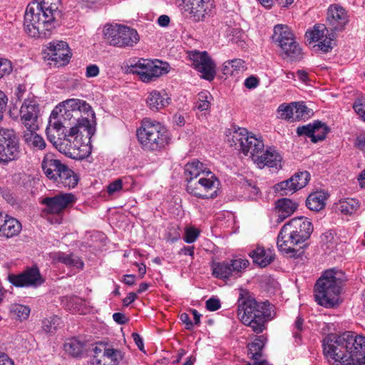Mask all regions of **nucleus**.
<instances>
[{
  "mask_svg": "<svg viewBox=\"0 0 365 365\" xmlns=\"http://www.w3.org/2000/svg\"><path fill=\"white\" fill-rule=\"evenodd\" d=\"M324 354L331 365L365 364V336L346 331L329 334L323 341Z\"/></svg>",
  "mask_w": 365,
  "mask_h": 365,
  "instance_id": "nucleus-1",
  "label": "nucleus"
},
{
  "mask_svg": "<svg viewBox=\"0 0 365 365\" xmlns=\"http://www.w3.org/2000/svg\"><path fill=\"white\" fill-rule=\"evenodd\" d=\"M60 0H36L31 2L24 14L25 31L31 37L47 38L55 28L59 14Z\"/></svg>",
  "mask_w": 365,
  "mask_h": 365,
  "instance_id": "nucleus-2",
  "label": "nucleus"
},
{
  "mask_svg": "<svg viewBox=\"0 0 365 365\" xmlns=\"http://www.w3.org/2000/svg\"><path fill=\"white\" fill-rule=\"evenodd\" d=\"M237 316L245 325L259 334L266 329V323L272 320L275 314L274 306L268 302L259 303L247 290L240 289Z\"/></svg>",
  "mask_w": 365,
  "mask_h": 365,
  "instance_id": "nucleus-3",
  "label": "nucleus"
},
{
  "mask_svg": "<svg viewBox=\"0 0 365 365\" xmlns=\"http://www.w3.org/2000/svg\"><path fill=\"white\" fill-rule=\"evenodd\" d=\"M334 269L327 270L317 281L314 297L318 304L331 308L339 304L342 280Z\"/></svg>",
  "mask_w": 365,
  "mask_h": 365,
  "instance_id": "nucleus-4",
  "label": "nucleus"
},
{
  "mask_svg": "<svg viewBox=\"0 0 365 365\" xmlns=\"http://www.w3.org/2000/svg\"><path fill=\"white\" fill-rule=\"evenodd\" d=\"M137 137L143 149L146 151H158L170 143L168 130L160 123L145 118L137 130Z\"/></svg>",
  "mask_w": 365,
  "mask_h": 365,
  "instance_id": "nucleus-5",
  "label": "nucleus"
},
{
  "mask_svg": "<svg viewBox=\"0 0 365 365\" xmlns=\"http://www.w3.org/2000/svg\"><path fill=\"white\" fill-rule=\"evenodd\" d=\"M64 103L66 108L78 117L76 125L69 129L68 134H65L64 141L70 142L68 138L77 135L81 129L91 138L94 134L96 125V115L91 106L85 101L76 98L68 99Z\"/></svg>",
  "mask_w": 365,
  "mask_h": 365,
  "instance_id": "nucleus-6",
  "label": "nucleus"
},
{
  "mask_svg": "<svg viewBox=\"0 0 365 365\" xmlns=\"http://www.w3.org/2000/svg\"><path fill=\"white\" fill-rule=\"evenodd\" d=\"M41 167L46 176L58 186L73 188L78 184L77 175L61 160L54 158L51 154L45 155Z\"/></svg>",
  "mask_w": 365,
  "mask_h": 365,
  "instance_id": "nucleus-7",
  "label": "nucleus"
},
{
  "mask_svg": "<svg viewBox=\"0 0 365 365\" xmlns=\"http://www.w3.org/2000/svg\"><path fill=\"white\" fill-rule=\"evenodd\" d=\"M103 33L110 45L120 48L132 47L140 39L136 30L120 24L106 25Z\"/></svg>",
  "mask_w": 365,
  "mask_h": 365,
  "instance_id": "nucleus-8",
  "label": "nucleus"
},
{
  "mask_svg": "<svg viewBox=\"0 0 365 365\" xmlns=\"http://www.w3.org/2000/svg\"><path fill=\"white\" fill-rule=\"evenodd\" d=\"M272 40L284 51L285 55L284 58H288L292 61H298L302 58V49L287 25L277 24L274 26Z\"/></svg>",
  "mask_w": 365,
  "mask_h": 365,
  "instance_id": "nucleus-9",
  "label": "nucleus"
},
{
  "mask_svg": "<svg viewBox=\"0 0 365 365\" xmlns=\"http://www.w3.org/2000/svg\"><path fill=\"white\" fill-rule=\"evenodd\" d=\"M230 145L245 155L250 154L253 161L254 158L260 154L264 147L262 140L250 135L247 130L242 128L233 132Z\"/></svg>",
  "mask_w": 365,
  "mask_h": 365,
  "instance_id": "nucleus-10",
  "label": "nucleus"
},
{
  "mask_svg": "<svg viewBox=\"0 0 365 365\" xmlns=\"http://www.w3.org/2000/svg\"><path fill=\"white\" fill-rule=\"evenodd\" d=\"M167 64L161 61H153L141 58L135 63L128 66L127 73L138 74L145 83L155 81L157 78L168 72Z\"/></svg>",
  "mask_w": 365,
  "mask_h": 365,
  "instance_id": "nucleus-11",
  "label": "nucleus"
},
{
  "mask_svg": "<svg viewBox=\"0 0 365 365\" xmlns=\"http://www.w3.org/2000/svg\"><path fill=\"white\" fill-rule=\"evenodd\" d=\"M21 151L18 138L12 129L0 128V163L17 160Z\"/></svg>",
  "mask_w": 365,
  "mask_h": 365,
  "instance_id": "nucleus-12",
  "label": "nucleus"
},
{
  "mask_svg": "<svg viewBox=\"0 0 365 365\" xmlns=\"http://www.w3.org/2000/svg\"><path fill=\"white\" fill-rule=\"evenodd\" d=\"M217 185L218 182L212 175L210 178L203 175L197 179L189 180L187 191L197 197L214 198L217 195Z\"/></svg>",
  "mask_w": 365,
  "mask_h": 365,
  "instance_id": "nucleus-13",
  "label": "nucleus"
},
{
  "mask_svg": "<svg viewBox=\"0 0 365 365\" xmlns=\"http://www.w3.org/2000/svg\"><path fill=\"white\" fill-rule=\"evenodd\" d=\"M245 259H234L228 262H218L213 265V274L218 278L237 277L242 269L249 265Z\"/></svg>",
  "mask_w": 365,
  "mask_h": 365,
  "instance_id": "nucleus-14",
  "label": "nucleus"
},
{
  "mask_svg": "<svg viewBox=\"0 0 365 365\" xmlns=\"http://www.w3.org/2000/svg\"><path fill=\"white\" fill-rule=\"evenodd\" d=\"M189 56L194 67L202 74L203 78L208 81L214 79L216 75L215 64L206 51H192Z\"/></svg>",
  "mask_w": 365,
  "mask_h": 365,
  "instance_id": "nucleus-15",
  "label": "nucleus"
},
{
  "mask_svg": "<svg viewBox=\"0 0 365 365\" xmlns=\"http://www.w3.org/2000/svg\"><path fill=\"white\" fill-rule=\"evenodd\" d=\"M184 7L195 21L210 17L215 8L213 0H182Z\"/></svg>",
  "mask_w": 365,
  "mask_h": 365,
  "instance_id": "nucleus-16",
  "label": "nucleus"
},
{
  "mask_svg": "<svg viewBox=\"0 0 365 365\" xmlns=\"http://www.w3.org/2000/svg\"><path fill=\"white\" fill-rule=\"evenodd\" d=\"M307 38L311 42L317 41V46L324 53L330 51L334 44V34L329 33L328 28L324 24L314 26V29L306 33Z\"/></svg>",
  "mask_w": 365,
  "mask_h": 365,
  "instance_id": "nucleus-17",
  "label": "nucleus"
},
{
  "mask_svg": "<svg viewBox=\"0 0 365 365\" xmlns=\"http://www.w3.org/2000/svg\"><path fill=\"white\" fill-rule=\"evenodd\" d=\"M39 105L34 99H26L20 108V121L26 129L38 130Z\"/></svg>",
  "mask_w": 365,
  "mask_h": 365,
  "instance_id": "nucleus-18",
  "label": "nucleus"
},
{
  "mask_svg": "<svg viewBox=\"0 0 365 365\" xmlns=\"http://www.w3.org/2000/svg\"><path fill=\"white\" fill-rule=\"evenodd\" d=\"M8 280L11 284L18 287H37L43 282L39 270L36 267L28 269L19 274H9Z\"/></svg>",
  "mask_w": 365,
  "mask_h": 365,
  "instance_id": "nucleus-19",
  "label": "nucleus"
},
{
  "mask_svg": "<svg viewBox=\"0 0 365 365\" xmlns=\"http://www.w3.org/2000/svg\"><path fill=\"white\" fill-rule=\"evenodd\" d=\"M75 196L71 193H60L52 197H45L42 203L46 205L45 211L52 214H59L70 204L75 202Z\"/></svg>",
  "mask_w": 365,
  "mask_h": 365,
  "instance_id": "nucleus-20",
  "label": "nucleus"
},
{
  "mask_svg": "<svg viewBox=\"0 0 365 365\" xmlns=\"http://www.w3.org/2000/svg\"><path fill=\"white\" fill-rule=\"evenodd\" d=\"M277 244L279 251L290 254L292 257H295L297 251L293 247L300 244V242H298L297 238L294 235L288 225L284 224L278 235Z\"/></svg>",
  "mask_w": 365,
  "mask_h": 365,
  "instance_id": "nucleus-21",
  "label": "nucleus"
},
{
  "mask_svg": "<svg viewBox=\"0 0 365 365\" xmlns=\"http://www.w3.org/2000/svg\"><path fill=\"white\" fill-rule=\"evenodd\" d=\"M286 225H288L300 243L309 239L313 232L312 222L303 217L293 218Z\"/></svg>",
  "mask_w": 365,
  "mask_h": 365,
  "instance_id": "nucleus-22",
  "label": "nucleus"
},
{
  "mask_svg": "<svg viewBox=\"0 0 365 365\" xmlns=\"http://www.w3.org/2000/svg\"><path fill=\"white\" fill-rule=\"evenodd\" d=\"M327 21L331 31L342 30L347 22L345 9L339 4L331 5L327 11Z\"/></svg>",
  "mask_w": 365,
  "mask_h": 365,
  "instance_id": "nucleus-23",
  "label": "nucleus"
},
{
  "mask_svg": "<svg viewBox=\"0 0 365 365\" xmlns=\"http://www.w3.org/2000/svg\"><path fill=\"white\" fill-rule=\"evenodd\" d=\"M47 49L49 59L61 66L66 64L71 58L68 43L65 41L51 42Z\"/></svg>",
  "mask_w": 365,
  "mask_h": 365,
  "instance_id": "nucleus-24",
  "label": "nucleus"
},
{
  "mask_svg": "<svg viewBox=\"0 0 365 365\" xmlns=\"http://www.w3.org/2000/svg\"><path fill=\"white\" fill-rule=\"evenodd\" d=\"M282 158L278 151L273 148H269L265 151L262 150L260 154L254 158V163L259 168H263L265 166L269 168H274L279 169L282 168Z\"/></svg>",
  "mask_w": 365,
  "mask_h": 365,
  "instance_id": "nucleus-25",
  "label": "nucleus"
},
{
  "mask_svg": "<svg viewBox=\"0 0 365 365\" xmlns=\"http://www.w3.org/2000/svg\"><path fill=\"white\" fill-rule=\"evenodd\" d=\"M69 116L70 110L66 108L56 107L51 113L47 128L55 131L56 135L60 136L63 133V131L61 132V130L64 127V121L66 117Z\"/></svg>",
  "mask_w": 365,
  "mask_h": 365,
  "instance_id": "nucleus-26",
  "label": "nucleus"
},
{
  "mask_svg": "<svg viewBox=\"0 0 365 365\" xmlns=\"http://www.w3.org/2000/svg\"><path fill=\"white\" fill-rule=\"evenodd\" d=\"M298 203L288 198H282L275 202L277 212V222H282L284 219L291 216L297 209Z\"/></svg>",
  "mask_w": 365,
  "mask_h": 365,
  "instance_id": "nucleus-27",
  "label": "nucleus"
},
{
  "mask_svg": "<svg viewBox=\"0 0 365 365\" xmlns=\"http://www.w3.org/2000/svg\"><path fill=\"white\" fill-rule=\"evenodd\" d=\"M170 98L165 91H151L146 100L148 107L153 110H159L170 103Z\"/></svg>",
  "mask_w": 365,
  "mask_h": 365,
  "instance_id": "nucleus-28",
  "label": "nucleus"
},
{
  "mask_svg": "<svg viewBox=\"0 0 365 365\" xmlns=\"http://www.w3.org/2000/svg\"><path fill=\"white\" fill-rule=\"evenodd\" d=\"M250 257L253 259V262L261 267H264L269 264L274 259V254L270 250H264V247H257L249 253Z\"/></svg>",
  "mask_w": 365,
  "mask_h": 365,
  "instance_id": "nucleus-29",
  "label": "nucleus"
},
{
  "mask_svg": "<svg viewBox=\"0 0 365 365\" xmlns=\"http://www.w3.org/2000/svg\"><path fill=\"white\" fill-rule=\"evenodd\" d=\"M210 175H211V172H205L202 163L197 160L187 163L185 166V177L187 182H189V180Z\"/></svg>",
  "mask_w": 365,
  "mask_h": 365,
  "instance_id": "nucleus-30",
  "label": "nucleus"
},
{
  "mask_svg": "<svg viewBox=\"0 0 365 365\" xmlns=\"http://www.w3.org/2000/svg\"><path fill=\"white\" fill-rule=\"evenodd\" d=\"M240 197L246 200H256L260 195L259 189L251 180L244 179L240 182Z\"/></svg>",
  "mask_w": 365,
  "mask_h": 365,
  "instance_id": "nucleus-31",
  "label": "nucleus"
},
{
  "mask_svg": "<svg viewBox=\"0 0 365 365\" xmlns=\"http://www.w3.org/2000/svg\"><path fill=\"white\" fill-rule=\"evenodd\" d=\"M122 352L116 349L106 347L102 359H95L96 365H118L123 359Z\"/></svg>",
  "mask_w": 365,
  "mask_h": 365,
  "instance_id": "nucleus-32",
  "label": "nucleus"
},
{
  "mask_svg": "<svg viewBox=\"0 0 365 365\" xmlns=\"http://www.w3.org/2000/svg\"><path fill=\"white\" fill-rule=\"evenodd\" d=\"M38 130L26 129L23 134V140L29 147L34 149L43 150L46 148L43 138L36 133Z\"/></svg>",
  "mask_w": 365,
  "mask_h": 365,
  "instance_id": "nucleus-33",
  "label": "nucleus"
},
{
  "mask_svg": "<svg viewBox=\"0 0 365 365\" xmlns=\"http://www.w3.org/2000/svg\"><path fill=\"white\" fill-rule=\"evenodd\" d=\"M267 341V338L265 335H260L257 336L253 342L248 344V355L254 361L262 359V350Z\"/></svg>",
  "mask_w": 365,
  "mask_h": 365,
  "instance_id": "nucleus-34",
  "label": "nucleus"
},
{
  "mask_svg": "<svg viewBox=\"0 0 365 365\" xmlns=\"http://www.w3.org/2000/svg\"><path fill=\"white\" fill-rule=\"evenodd\" d=\"M21 230V223L15 218L6 215L4 226H3L0 236L6 238L13 237L17 235Z\"/></svg>",
  "mask_w": 365,
  "mask_h": 365,
  "instance_id": "nucleus-35",
  "label": "nucleus"
},
{
  "mask_svg": "<svg viewBox=\"0 0 365 365\" xmlns=\"http://www.w3.org/2000/svg\"><path fill=\"white\" fill-rule=\"evenodd\" d=\"M326 200L327 194L322 191H317L308 196L306 205L310 210L318 212L324 207Z\"/></svg>",
  "mask_w": 365,
  "mask_h": 365,
  "instance_id": "nucleus-36",
  "label": "nucleus"
},
{
  "mask_svg": "<svg viewBox=\"0 0 365 365\" xmlns=\"http://www.w3.org/2000/svg\"><path fill=\"white\" fill-rule=\"evenodd\" d=\"M73 146L66 149V155L76 160H83L87 158L91 153V147L88 144L81 145L78 147L77 138L73 141Z\"/></svg>",
  "mask_w": 365,
  "mask_h": 365,
  "instance_id": "nucleus-37",
  "label": "nucleus"
},
{
  "mask_svg": "<svg viewBox=\"0 0 365 365\" xmlns=\"http://www.w3.org/2000/svg\"><path fill=\"white\" fill-rule=\"evenodd\" d=\"M246 70L247 66L245 61L240 58L225 62L222 68L224 74L230 76H237Z\"/></svg>",
  "mask_w": 365,
  "mask_h": 365,
  "instance_id": "nucleus-38",
  "label": "nucleus"
},
{
  "mask_svg": "<svg viewBox=\"0 0 365 365\" xmlns=\"http://www.w3.org/2000/svg\"><path fill=\"white\" fill-rule=\"evenodd\" d=\"M56 259L68 267H73L78 269H83V262L81 259L74 254H66L59 252L57 254Z\"/></svg>",
  "mask_w": 365,
  "mask_h": 365,
  "instance_id": "nucleus-39",
  "label": "nucleus"
},
{
  "mask_svg": "<svg viewBox=\"0 0 365 365\" xmlns=\"http://www.w3.org/2000/svg\"><path fill=\"white\" fill-rule=\"evenodd\" d=\"M339 210L346 215H351L355 213L360 207V203L355 198H346L339 201Z\"/></svg>",
  "mask_w": 365,
  "mask_h": 365,
  "instance_id": "nucleus-40",
  "label": "nucleus"
},
{
  "mask_svg": "<svg viewBox=\"0 0 365 365\" xmlns=\"http://www.w3.org/2000/svg\"><path fill=\"white\" fill-rule=\"evenodd\" d=\"M64 350L73 357H78L81 355L83 349V344L76 339H71L66 341L63 345Z\"/></svg>",
  "mask_w": 365,
  "mask_h": 365,
  "instance_id": "nucleus-41",
  "label": "nucleus"
},
{
  "mask_svg": "<svg viewBox=\"0 0 365 365\" xmlns=\"http://www.w3.org/2000/svg\"><path fill=\"white\" fill-rule=\"evenodd\" d=\"M212 99V95L207 91H202L197 96L195 108L200 111L207 110Z\"/></svg>",
  "mask_w": 365,
  "mask_h": 365,
  "instance_id": "nucleus-42",
  "label": "nucleus"
},
{
  "mask_svg": "<svg viewBox=\"0 0 365 365\" xmlns=\"http://www.w3.org/2000/svg\"><path fill=\"white\" fill-rule=\"evenodd\" d=\"M310 175L307 171H301L295 173L290 178V181H292V185L294 187L292 190H300L305 187L309 180Z\"/></svg>",
  "mask_w": 365,
  "mask_h": 365,
  "instance_id": "nucleus-43",
  "label": "nucleus"
},
{
  "mask_svg": "<svg viewBox=\"0 0 365 365\" xmlns=\"http://www.w3.org/2000/svg\"><path fill=\"white\" fill-rule=\"evenodd\" d=\"M10 313L12 317L22 321L26 319L29 317L30 314V309L27 306L15 304L11 306Z\"/></svg>",
  "mask_w": 365,
  "mask_h": 365,
  "instance_id": "nucleus-44",
  "label": "nucleus"
},
{
  "mask_svg": "<svg viewBox=\"0 0 365 365\" xmlns=\"http://www.w3.org/2000/svg\"><path fill=\"white\" fill-rule=\"evenodd\" d=\"M312 136V141L317 143L320 140H323L327 135L329 130L327 126L320 121H315V128Z\"/></svg>",
  "mask_w": 365,
  "mask_h": 365,
  "instance_id": "nucleus-45",
  "label": "nucleus"
},
{
  "mask_svg": "<svg viewBox=\"0 0 365 365\" xmlns=\"http://www.w3.org/2000/svg\"><path fill=\"white\" fill-rule=\"evenodd\" d=\"M61 323V319L57 316L46 318L42 321V328L46 333H54Z\"/></svg>",
  "mask_w": 365,
  "mask_h": 365,
  "instance_id": "nucleus-46",
  "label": "nucleus"
},
{
  "mask_svg": "<svg viewBox=\"0 0 365 365\" xmlns=\"http://www.w3.org/2000/svg\"><path fill=\"white\" fill-rule=\"evenodd\" d=\"M294 103L291 104L283 103L279 106L278 113L282 119L294 120Z\"/></svg>",
  "mask_w": 365,
  "mask_h": 365,
  "instance_id": "nucleus-47",
  "label": "nucleus"
},
{
  "mask_svg": "<svg viewBox=\"0 0 365 365\" xmlns=\"http://www.w3.org/2000/svg\"><path fill=\"white\" fill-rule=\"evenodd\" d=\"M46 135L48 140L61 153H66V147H63V143L58 142L61 141L60 136L56 135L55 131L50 130L46 128Z\"/></svg>",
  "mask_w": 365,
  "mask_h": 365,
  "instance_id": "nucleus-48",
  "label": "nucleus"
},
{
  "mask_svg": "<svg viewBox=\"0 0 365 365\" xmlns=\"http://www.w3.org/2000/svg\"><path fill=\"white\" fill-rule=\"evenodd\" d=\"M294 120L306 117L309 115L307 107L304 103H294Z\"/></svg>",
  "mask_w": 365,
  "mask_h": 365,
  "instance_id": "nucleus-49",
  "label": "nucleus"
},
{
  "mask_svg": "<svg viewBox=\"0 0 365 365\" xmlns=\"http://www.w3.org/2000/svg\"><path fill=\"white\" fill-rule=\"evenodd\" d=\"M353 108L357 115L365 121V98H357L354 103Z\"/></svg>",
  "mask_w": 365,
  "mask_h": 365,
  "instance_id": "nucleus-50",
  "label": "nucleus"
},
{
  "mask_svg": "<svg viewBox=\"0 0 365 365\" xmlns=\"http://www.w3.org/2000/svg\"><path fill=\"white\" fill-rule=\"evenodd\" d=\"M292 181H290V178L282 181L276 185L277 190L283 191V193H282V195H287L289 193L292 194L296 192V190H292V187H294L292 185Z\"/></svg>",
  "mask_w": 365,
  "mask_h": 365,
  "instance_id": "nucleus-51",
  "label": "nucleus"
},
{
  "mask_svg": "<svg viewBox=\"0 0 365 365\" xmlns=\"http://www.w3.org/2000/svg\"><path fill=\"white\" fill-rule=\"evenodd\" d=\"M200 231L197 229L189 227L185 230L184 240L187 243L194 242L198 237Z\"/></svg>",
  "mask_w": 365,
  "mask_h": 365,
  "instance_id": "nucleus-52",
  "label": "nucleus"
},
{
  "mask_svg": "<svg viewBox=\"0 0 365 365\" xmlns=\"http://www.w3.org/2000/svg\"><path fill=\"white\" fill-rule=\"evenodd\" d=\"M11 71V63L6 58H0V78L9 75Z\"/></svg>",
  "mask_w": 365,
  "mask_h": 365,
  "instance_id": "nucleus-53",
  "label": "nucleus"
},
{
  "mask_svg": "<svg viewBox=\"0 0 365 365\" xmlns=\"http://www.w3.org/2000/svg\"><path fill=\"white\" fill-rule=\"evenodd\" d=\"M315 122L312 124L309 123L306 125L299 126L297 128L298 135H306L312 138L313 132H314Z\"/></svg>",
  "mask_w": 365,
  "mask_h": 365,
  "instance_id": "nucleus-54",
  "label": "nucleus"
},
{
  "mask_svg": "<svg viewBox=\"0 0 365 365\" xmlns=\"http://www.w3.org/2000/svg\"><path fill=\"white\" fill-rule=\"evenodd\" d=\"M107 346L105 344L100 343L98 344L93 349V359H91V364L93 365H96V363L95 362V359H102V355H103V352L105 351Z\"/></svg>",
  "mask_w": 365,
  "mask_h": 365,
  "instance_id": "nucleus-55",
  "label": "nucleus"
},
{
  "mask_svg": "<svg viewBox=\"0 0 365 365\" xmlns=\"http://www.w3.org/2000/svg\"><path fill=\"white\" fill-rule=\"evenodd\" d=\"M220 307V302L218 299L210 298L206 302V308L209 311L214 312Z\"/></svg>",
  "mask_w": 365,
  "mask_h": 365,
  "instance_id": "nucleus-56",
  "label": "nucleus"
},
{
  "mask_svg": "<svg viewBox=\"0 0 365 365\" xmlns=\"http://www.w3.org/2000/svg\"><path fill=\"white\" fill-rule=\"evenodd\" d=\"M121 188L122 180L120 179H118L108 185L107 191L110 195H112L115 192L120 190Z\"/></svg>",
  "mask_w": 365,
  "mask_h": 365,
  "instance_id": "nucleus-57",
  "label": "nucleus"
},
{
  "mask_svg": "<svg viewBox=\"0 0 365 365\" xmlns=\"http://www.w3.org/2000/svg\"><path fill=\"white\" fill-rule=\"evenodd\" d=\"M180 238V234L177 227H171L168 232L167 239L171 242H175Z\"/></svg>",
  "mask_w": 365,
  "mask_h": 365,
  "instance_id": "nucleus-58",
  "label": "nucleus"
},
{
  "mask_svg": "<svg viewBox=\"0 0 365 365\" xmlns=\"http://www.w3.org/2000/svg\"><path fill=\"white\" fill-rule=\"evenodd\" d=\"M99 74V68L95 64L89 65L86 67V76L87 78L96 77Z\"/></svg>",
  "mask_w": 365,
  "mask_h": 365,
  "instance_id": "nucleus-59",
  "label": "nucleus"
},
{
  "mask_svg": "<svg viewBox=\"0 0 365 365\" xmlns=\"http://www.w3.org/2000/svg\"><path fill=\"white\" fill-rule=\"evenodd\" d=\"M259 79L257 77L251 76L245 81V86L247 88L253 89L259 85Z\"/></svg>",
  "mask_w": 365,
  "mask_h": 365,
  "instance_id": "nucleus-60",
  "label": "nucleus"
},
{
  "mask_svg": "<svg viewBox=\"0 0 365 365\" xmlns=\"http://www.w3.org/2000/svg\"><path fill=\"white\" fill-rule=\"evenodd\" d=\"M303 321V319L300 317L297 318V320L294 323V329L296 331L293 332V336L295 339H300L299 331L302 330Z\"/></svg>",
  "mask_w": 365,
  "mask_h": 365,
  "instance_id": "nucleus-61",
  "label": "nucleus"
},
{
  "mask_svg": "<svg viewBox=\"0 0 365 365\" xmlns=\"http://www.w3.org/2000/svg\"><path fill=\"white\" fill-rule=\"evenodd\" d=\"M113 319L118 324H124L128 321L125 315L120 312L114 313L113 314Z\"/></svg>",
  "mask_w": 365,
  "mask_h": 365,
  "instance_id": "nucleus-62",
  "label": "nucleus"
},
{
  "mask_svg": "<svg viewBox=\"0 0 365 365\" xmlns=\"http://www.w3.org/2000/svg\"><path fill=\"white\" fill-rule=\"evenodd\" d=\"M180 319L182 322V323H184L185 324L186 329L190 330L192 329L193 324H192V321L190 320L189 315L187 313L181 314L180 316Z\"/></svg>",
  "mask_w": 365,
  "mask_h": 365,
  "instance_id": "nucleus-63",
  "label": "nucleus"
},
{
  "mask_svg": "<svg viewBox=\"0 0 365 365\" xmlns=\"http://www.w3.org/2000/svg\"><path fill=\"white\" fill-rule=\"evenodd\" d=\"M0 365H14V363L6 354L0 352Z\"/></svg>",
  "mask_w": 365,
  "mask_h": 365,
  "instance_id": "nucleus-64",
  "label": "nucleus"
}]
</instances>
